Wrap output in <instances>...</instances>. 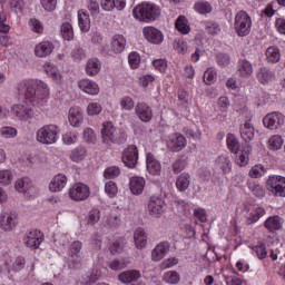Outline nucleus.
Segmentation results:
<instances>
[{"label": "nucleus", "instance_id": "nucleus-1", "mask_svg": "<svg viewBox=\"0 0 285 285\" xmlns=\"http://www.w3.org/2000/svg\"><path fill=\"white\" fill-rule=\"evenodd\" d=\"M50 97V88L41 80H37L31 85H27L26 98L30 99L33 104H43Z\"/></svg>", "mask_w": 285, "mask_h": 285}, {"label": "nucleus", "instance_id": "nucleus-2", "mask_svg": "<svg viewBox=\"0 0 285 285\" xmlns=\"http://www.w3.org/2000/svg\"><path fill=\"white\" fill-rule=\"evenodd\" d=\"M161 10L159 7L150 2H144L134 9V17L142 23H150L155 19L159 18Z\"/></svg>", "mask_w": 285, "mask_h": 285}, {"label": "nucleus", "instance_id": "nucleus-3", "mask_svg": "<svg viewBox=\"0 0 285 285\" xmlns=\"http://www.w3.org/2000/svg\"><path fill=\"white\" fill-rule=\"evenodd\" d=\"M235 30L238 37H246L250 35V28L253 26V20L246 11H239L235 18Z\"/></svg>", "mask_w": 285, "mask_h": 285}, {"label": "nucleus", "instance_id": "nucleus-4", "mask_svg": "<svg viewBox=\"0 0 285 285\" xmlns=\"http://www.w3.org/2000/svg\"><path fill=\"white\" fill-rule=\"evenodd\" d=\"M59 135V127L56 125H47L38 130L37 140L40 144H55Z\"/></svg>", "mask_w": 285, "mask_h": 285}, {"label": "nucleus", "instance_id": "nucleus-5", "mask_svg": "<svg viewBox=\"0 0 285 285\" xmlns=\"http://www.w3.org/2000/svg\"><path fill=\"white\" fill-rule=\"evenodd\" d=\"M267 188L274 197H285V178L282 176H271L267 179Z\"/></svg>", "mask_w": 285, "mask_h": 285}, {"label": "nucleus", "instance_id": "nucleus-6", "mask_svg": "<svg viewBox=\"0 0 285 285\" xmlns=\"http://www.w3.org/2000/svg\"><path fill=\"white\" fill-rule=\"evenodd\" d=\"M17 228V214L12 212H2L0 214V230L11 233Z\"/></svg>", "mask_w": 285, "mask_h": 285}, {"label": "nucleus", "instance_id": "nucleus-7", "mask_svg": "<svg viewBox=\"0 0 285 285\" xmlns=\"http://www.w3.org/2000/svg\"><path fill=\"white\" fill-rule=\"evenodd\" d=\"M116 132L117 129L115 128V125H112V122H105L102 125V129L100 131L101 140L107 148H110L112 144H116Z\"/></svg>", "mask_w": 285, "mask_h": 285}, {"label": "nucleus", "instance_id": "nucleus-8", "mask_svg": "<svg viewBox=\"0 0 285 285\" xmlns=\"http://www.w3.org/2000/svg\"><path fill=\"white\" fill-rule=\"evenodd\" d=\"M69 197L73 202H83L90 197V189L85 184L77 183L69 189Z\"/></svg>", "mask_w": 285, "mask_h": 285}, {"label": "nucleus", "instance_id": "nucleus-9", "mask_svg": "<svg viewBox=\"0 0 285 285\" xmlns=\"http://www.w3.org/2000/svg\"><path fill=\"white\" fill-rule=\"evenodd\" d=\"M121 159L127 168H135L137 166V161L139 160V151L137 150V146L131 145L127 147L122 153Z\"/></svg>", "mask_w": 285, "mask_h": 285}, {"label": "nucleus", "instance_id": "nucleus-10", "mask_svg": "<svg viewBox=\"0 0 285 285\" xmlns=\"http://www.w3.org/2000/svg\"><path fill=\"white\" fill-rule=\"evenodd\" d=\"M167 148L170 153H179L186 148V137L180 134H174L167 141Z\"/></svg>", "mask_w": 285, "mask_h": 285}, {"label": "nucleus", "instance_id": "nucleus-11", "mask_svg": "<svg viewBox=\"0 0 285 285\" xmlns=\"http://www.w3.org/2000/svg\"><path fill=\"white\" fill-rule=\"evenodd\" d=\"M244 210L248 214L247 215V224H255L259 222L262 217H264V208L257 205H246Z\"/></svg>", "mask_w": 285, "mask_h": 285}, {"label": "nucleus", "instance_id": "nucleus-12", "mask_svg": "<svg viewBox=\"0 0 285 285\" xmlns=\"http://www.w3.org/2000/svg\"><path fill=\"white\" fill-rule=\"evenodd\" d=\"M282 121H283V116L282 114H278V112L267 114L263 118V124L265 128H268V130H277L279 126H282Z\"/></svg>", "mask_w": 285, "mask_h": 285}, {"label": "nucleus", "instance_id": "nucleus-13", "mask_svg": "<svg viewBox=\"0 0 285 285\" xmlns=\"http://www.w3.org/2000/svg\"><path fill=\"white\" fill-rule=\"evenodd\" d=\"M142 35L145 37V39H147L149 41V43H161V41H164V35L161 33V31H159L157 28L155 27H145L142 29Z\"/></svg>", "mask_w": 285, "mask_h": 285}, {"label": "nucleus", "instance_id": "nucleus-14", "mask_svg": "<svg viewBox=\"0 0 285 285\" xmlns=\"http://www.w3.org/2000/svg\"><path fill=\"white\" fill-rule=\"evenodd\" d=\"M68 120L70 126L79 128L83 124V111L80 107H71L68 114Z\"/></svg>", "mask_w": 285, "mask_h": 285}, {"label": "nucleus", "instance_id": "nucleus-15", "mask_svg": "<svg viewBox=\"0 0 285 285\" xmlns=\"http://www.w3.org/2000/svg\"><path fill=\"white\" fill-rule=\"evenodd\" d=\"M129 188L132 195H141L146 188V179L144 177L134 176L129 180Z\"/></svg>", "mask_w": 285, "mask_h": 285}, {"label": "nucleus", "instance_id": "nucleus-16", "mask_svg": "<svg viewBox=\"0 0 285 285\" xmlns=\"http://www.w3.org/2000/svg\"><path fill=\"white\" fill-rule=\"evenodd\" d=\"M52 50H55V45H52V42L42 41L36 46L35 55L39 58L49 57V55H52Z\"/></svg>", "mask_w": 285, "mask_h": 285}, {"label": "nucleus", "instance_id": "nucleus-17", "mask_svg": "<svg viewBox=\"0 0 285 285\" xmlns=\"http://www.w3.org/2000/svg\"><path fill=\"white\" fill-rule=\"evenodd\" d=\"M41 242H43V234L36 229L29 233L26 244L29 248H35L37 250V248L41 246Z\"/></svg>", "mask_w": 285, "mask_h": 285}, {"label": "nucleus", "instance_id": "nucleus-18", "mask_svg": "<svg viewBox=\"0 0 285 285\" xmlns=\"http://www.w3.org/2000/svg\"><path fill=\"white\" fill-rule=\"evenodd\" d=\"M170 250V245L168 243H159L151 252L153 262H161L166 257V253Z\"/></svg>", "mask_w": 285, "mask_h": 285}, {"label": "nucleus", "instance_id": "nucleus-19", "mask_svg": "<svg viewBox=\"0 0 285 285\" xmlns=\"http://www.w3.org/2000/svg\"><path fill=\"white\" fill-rule=\"evenodd\" d=\"M147 171L155 177L161 175V163L153 154H147Z\"/></svg>", "mask_w": 285, "mask_h": 285}, {"label": "nucleus", "instance_id": "nucleus-20", "mask_svg": "<svg viewBox=\"0 0 285 285\" xmlns=\"http://www.w3.org/2000/svg\"><path fill=\"white\" fill-rule=\"evenodd\" d=\"M45 70L49 77H51L52 81L56 83L61 85L63 81V73H61V70L55 65H51L50 62L45 63Z\"/></svg>", "mask_w": 285, "mask_h": 285}, {"label": "nucleus", "instance_id": "nucleus-21", "mask_svg": "<svg viewBox=\"0 0 285 285\" xmlns=\"http://www.w3.org/2000/svg\"><path fill=\"white\" fill-rule=\"evenodd\" d=\"M78 86L82 92H86L87 95H99V85L97 82L83 79L78 82Z\"/></svg>", "mask_w": 285, "mask_h": 285}, {"label": "nucleus", "instance_id": "nucleus-22", "mask_svg": "<svg viewBox=\"0 0 285 285\" xmlns=\"http://www.w3.org/2000/svg\"><path fill=\"white\" fill-rule=\"evenodd\" d=\"M66 181H68V179L65 175H56L49 184V190L51 193H59V190L66 187Z\"/></svg>", "mask_w": 285, "mask_h": 285}, {"label": "nucleus", "instance_id": "nucleus-23", "mask_svg": "<svg viewBox=\"0 0 285 285\" xmlns=\"http://www.w3.org/2000/svg\"><path fill=\"white\" fill-rule=\"evenodd\" d=\"M250 153H253V148L250 146H245L236 156V164L240 168L244 166H248V161L250 159Z\"/></svg>", "mask_w": 285, "mask_h": 285}, {"label": "nucleus", "instance_id": "nucleus-24", "mask_svg": "<svg viewBox=\"0 0 285 285\" xmlns=\"http://www.w3.org/2000/svg\"><path fill=\"white\" fill-rule=\"evenodd\" d=\"M141 277V273L137 269H131L127 272H122L118 275L119 282H122V284H130L132 282H137Z\"/></svg>", "mask_w": 285, "mask_h": 285}, {"label": "nucleus", "instance_id": "nucleus-25", "mask_svg": "<svg viewBox=\"0 0 285 285\" xmlns=\"http://www.w3.org/2000/svg\"><path fill=\"white\" fill-rule=\"evenodd\" d=\"M256 79L259 81V83H262L263 86H266L268 83H271V81H273V79H275V73H273V71H271V69H266V68H261L258 69L257 73H256Z\"/></svg>", "mask_w": 285, "mask_h": 285}, {"label": "nucleus", "instance_id": "nucleus-26", "mask_svg": "<svg viewBox=\"0 0 285 285\" xmlns=\"http://www.w3.org/2000/svg\"><path fill=\"white\" fill-rule=\"evenodd\" d=\"M136 115L141 119V121H150L153 119V110L146 104H138L136 106Z\"/></svg>", "mask_w": 285, "mask_h": 285}, {"label": "nucleus", "instance_id": "nucleus-27", "mask_svg": "<svg viewBox=\"0 0 285 285\" xmlns=\"http://www.w3.org/2000/svg\"><path fill=\"white\" fill-rule=\"evenodd\" d=\"M111 50L116 55H121L126 50V38L121 35H116L111 41Z\"/></svg>", "mask_w": 285, "mask_h": 285}, {"label": "nucleus", "instance_id": "nucleus-28", "mask_svg": "<svg viewBox=\"0 0 285 285\" xmlns=\"http://www.w3.org/2000/svg\"><path fill=\"white\" fill-rule=\"evenodd\" d=\"M240 136L246 141H253V139H255V126L253 122H250V120L246 121L240 127Z\"/></svg>", "mask_w": 285, "mask_h": 285}, {"label": "nucleus", "instance_id": "nucleus-29", "mask_svg": "<svg viewBox=\"0 0 285 285\" xmlns=\"http://www.w3.org/2000/svg\"><path fill=\"white\" fill-rule=\"evenodd\" d=\"M101 8L107 12H110L117 8V10H124L126 8V0H102Z\"/></svg>", "mask_w": 285, "mask_h": 285}, {"label": "nucleus", "instance_id": "nucleus-30", "mask_svg": "<svg viewBox=\"0 0 285 285\" xmlns=\"http://www.w3.org/2000/svg\"><path fill=\"white\" fill-rule=\"evenodd\" d=\"M12 112L16 117H19V119H30L32 116V109L26 105H14L12 107Z\"/></svg>", "mask_w": 285, "mask_h": 285}, {"label": "nucleus", "instance_id": "nucleus-31", "mask_svg": "<svg viewBox=\"0 0 285 285\" xmlns=\"http://www.w3.org/2000/svg\"><path fill=\"white\" fill-rule=\"evenodd\" d=\"M101 70V62L97 59H90L86 62L85 71L88 77H97V73Z\"/></svg>", "mask_w": 285, "mask_h": 285}, {"label": "nucleus", "instance_id": "nucleus-32", "mask_svg": "<svg viewBox=\"0 0 285 285\" xmlns=\"http://www.w3.org/2000/svg\"><path fill=\"white\" fill-rule=\"evenodd\" d=\"M78 26L82 32L90 30V17L83 11L78 12Z\"/></svg>", "mask_w": 285, "mask_h": 285}, {"label": "nucleus", "instance_id": "nucleus-33", "mask_svg": "<svg viewBox=\"0 0 285 285\" xmlns=\"http://www.w3.org/2000/svg\"><path fill=\"white\" fill-rule=\"evenodd\" d=\"M134 239L137 248H146L147 236L144 229L138 228L134 234Z\"/></svg>", "mask_w": 285, "mask_h": 285}, {"label": "nucleus", "instance_id": "nucleus-34", "mask_svg": "<svg viewBox=\"0 0 285 285\" xmlns=\"http://www.w3.org/2000/svg\"><path fill=\"white\" fill-rule=\"evenodd\" d=\"M176 186L180 193L188 190L190 186V175L181 174L176 180Z\"/></svg>", "mask_w": 285, "mask_h": 285}, {"label": "nucleus", "instance_id": "nucleus-35", "mask_svg": "<svg viewBox=\"0 0 285 285\" xmlns=\"http://www.w3.org/2000/svg\"><path fill=\"white\" fill-rule=\"evenodd\" d=\"M238 72L240 77H243L244 79H248V77L253 75V63H250L248 60L240 61Z\"/></svg>", "mask_w": 285, "mask_h": 285}, {"label": "nucleus", "instance_id": "nucleus-36", "mask_svg": "<svg viewBox=\"0 0 285 285\" xmlns=\"http://www.w3.org/2000/svg\"><path fill=\"white\" fill-rule=\"evenodd\" d=\"M265 228L271 230V233H275V230H279L282 228V220L277 216L269 217L265 222Z\"/></svg>", "mask_w": 285, "mask_h": 285}, {"label": "nucleus", "instance_id": "nucleus-37", "mask_svg": "<svg viewBox=\"0 0 285 285\" xmlns=\"http://www.w3.org/2000/svg\"><path fill=\"white\" fill-rule=\"evenodd\" d=\"M176 29L178 30V32H181V35H188V32H190V26L188 24V20L186 19V17H178V19L176 20Z\"/></svg>", "mask_w": 285, "mask_h": 285}, {"label": "nucleus", "instance_id": "nucleus-38", "mask_svg": "<svg viewBox=\"0 0 285 285\" xmlns=\"http://www.w3.org/2000/svg\"><path fill=\"white\" fill-rule=\"evenodd\" d=\"M99 219H101V212L99 209H91L86 217L87 226H95Z\"/></svg>", "mask_w": 285, "mask_h": 285}, {"label": "nucleus", "instance_id": "nucleus-39", "mask_svg": "<svg viewBox=\"0 0 285 285\" xmlns=\"http://www.w3.org/2000/svg\"><path fill=\"white\" fill-rule=\"evenodd\" d=\"M60 32L67 41H71L75 37V31L72 30V24L65 22L61 24Z\"/></svg>", "mask_w": 285, "mask_h": 285}, {"label": "nucleus", "instance_id": "nucleus-40", "mask_svg": "<svg viewBox=\"0 0 285 285\" xmlns=\"http://www.w3.org/2000/svg\"><path fill=\"white\" fill-rule=\"evenodd\" d=\"M266 57H267V60L271 63H277V61H279V59H282V55L279 53V49H277L275 47H269L267 49Z\"/></svg>", "mask_w": 285, "mask_h": 285}, {"label": "nucleus", "instance_id": "nucleus-41", "mask_svg": "<svg viewBox=\"0 0 285 285\" xmlns=\"http://www.w3.org/2000/svg\"><path fill=\"white\" fill-rule=\"evenodd\" d=\"M148 210L150 215H161L163 208H161V200L159 199H151L148 204Z\"/></svg>", "mask_w": 285, "mask_h": 285}, {"label": "nucleus", "instance_id": "nucleus-42", "mask_svg": "<svg viewBox=\"0 0 285 285\" xmlns=\"http://www.w3.org/2000/svg\"><path fill=\"white\" fill-rule=\"evenodd\" d=\"M12 171L10 169H2L0 170V184L1 186H10L12 184Z\"/></svg>", "mask_w": 285, "mask_h": 285}, {"label": "nucleus", "instance_id": "nucleus-43", "mask_svg": "<svg viewBox=\"0 0 285 285\" xmlns=\"http://www.w3.org/2000/svg\"><path fill=\"white\" fill-rule=\"evenodd\" d=\"M271 150H279L282 146L284 145V139H282V136L274 135L268 140Z\"/></svg>", "mask_w": 285, "mask_h": 285}, {"label": "nucleus", "instance_id": "nucleus-44", "mask_svg": "<svg viewBox=\"0 0 285 285\" xmlns=\"http://www.w3.org/2000/svg\"><path fill=\"white\" fill-rule=\"evenodd\" d=\"M101 110H104V108L99 102H90L87 106V115H89V117H97V115H101Z\"/></svg>", "mask_w": 285, "mask_h": 285}, {"label": "nucleus", "instance_id": "nucleus-45", "mask_svg": "<svg viewBox=\"0 0 285 285\" xmlns=\"http://www.w3.org/2000/svg\"><path fill=\"white\" fill-rule=\"evenodd\" d=\"M227 146L230 153H239V140H237V137H235V135L227 136Z\"/></svg>", "mask_w": 285, "mask_h": 285}, {"label": "nucleus", "instance_id": "nucleus-46", "mask_svg": "<svg viewBox=\"0 0 285 285\" xmlns=\"http://www.w3.org/2000/svg\"><path fill=\"white\" fill-rule=\"evenodd\" d=\"M16 190H18V193H28V190H30V179H18L16 181Z\"/></svg>", "mask_w": 285, "mask_h": 285}, {"label": "nucleus", "instance_id": "nucleus-47", "mask_svg": "<svg viewBox=\"0 0 285 285\" xmlns=\"http://www.w3.org/2000/svg\"><path fill=\"white\" fill-rule=\"evenodd\" d=\"M179 274L177 272H167L164 275V282L167 284H179Z\"/></svg>", "mask_w": 285, "mask_h": 285}, {"label": "nucleus", "instance_id": "nucleus-48", "mask_svg": "<svg viewBox=\"0 0 285 285\" xmlns=\"http://www.w3.org/2000/svg\"><path fill=\"white\" fill-rule=\"evenodd\" d=\"M121 174V170L119 169V167H108L105 173H104V177L105 179H115V177H119V175Z\"/></svg>", "mask_w": 285, "mask_h": 285}, {"label": "nucleus", "instance_id": "nucleus-49", "mask_svg": "<svg viewBox=\"0 0 285 285\" xmlns=\"http://www.w3.org/2000/svg\"><path fill=\"white\" fill-rule=\"evenodd\" d=\"M195 10L199 12V14H208V12L213 10V7L208 2H197Z\"/></svg>", "mask_w": 285, "mask_h": 285}, {"label": "nucleus", "instance_id": "nucleus-50", "mask_svg": "<svg viewBox=\"0 0 285 285\" xmlns=\"http://www.w3.org/2000/svg\"><path fill=\"white\" fill-rule=\"evenodd\" d=\"M217 164L223 168V173L228 174L230 171V159L228 157L219 156Z\"/></svg>", "mask_w": 285, "mask_h": 285}, {"label": "nucleus", "instance_id": "nucleus-51", "mask_svg": "<svg viewBox=\"0 0 285 285\" xmlns=\"http://www.w3.org/2000/svg\"><path fill=\"white\" fill-rule=\"evenodd\" d=\"M12 271L16 273H19V271H23L26 268V257L23 256H18L13 264H12Z\"/></svg>", "mask_w": 285, "mask_h": 285}, {"label": "nucleus", "instance_id": "nucleus-52", "mask_svg": "<svg viewBox=\"0 0 285 285\" xmlns=\"http://www.w3.org/2000/svg\"><path fill=\"white\" fill-rule=\"evenodd\" d=\"M83 157H86V149L82 147L76 148L71 154V159L76 163L83 161Z\"/></svg>", "mask_w": 285, "mask_h": 285}, {"label": "nucleus", "instance_id": "nucleus-53", "mask_svg": "<svg viewBox=\"0 0 285 285\" xmlns=\"http://www.w3.org/2000/svg\"><path fill=\"white\" fill-rule=\"evenodd\" d=\"M128 59L130 68H132L134 70L139 68V63H141V57L139 56V53L131 52Z\"/></svg>", "mask_w": 285, "mask_h": 285}, {"label": "nucleus", "instance_id": "nucleus-54", "mask_svg": "<svg viewBox=\"0 0 285 285\" xmlns=\"http://www.w3.org/2000/svg\"><path fill=\"white\" fill-rule=\"evenodd\" d=\"M40 3L46 12H55L57 9V0H40Z\"/></svg>", "mask_w": 285, "mask_h": 285}, {"label": "nucleus", "instance_id": "nucleus-55", "mask_svg": "<svg viewBox=\"0 0 285 285\" xmlns=\"http://www.w3.org/2000/svg\"><path fill=\"white\" fill-rule=\"evenodd\" d=\"M83 139L87 141V144H95L97 141V135L95 134V130L91 128H86L83 130Z\"/></svg>", "mask_w": 285, "mask_h": 285}, {"label": "nucleus", "instance_id": "nucleus-56", "mask_svg": "<svg viewBox=\"0 0 285 285\" xmlns=\"http://www.w3.org/2000/svg\"><path fill=\"white\" fill-rule=\"evenodd\" d=\"M26 6V2L23 0H11L10 1V8L12 12L20 13L23 12V8Z\"/></svg>", "mask_w": 285, "mask_h": 285}, {"label": "nucleus", "instance_id": "nucleus-57", "mask_svg": "<svg viewBox=\"0 0 285 285\" xmlns=\"http://www.w3.org/2000/svg\"><path fill=\"white\" fill-rule=\"evenodd\" d=\"M266 170L264 169V166L262 165H255L249 170V177H253L254 179H258V177H262Z\"/></svg>", "mask_w": 285, "mask_h": 285}, {"label": "nucleus", "instance_id": "nucleus-58", "mask_svg": "<svg viewBox=\"0 0 285 285\" xmlns=\"http://www.w3.org/2000/svg\"><path fill=\"white\" fill-rule=\"evenodd\" d=\"M215 79H217V73L215 72L214 69H207L204 73V81L207 86H210V83H213V81H215Z\"/></svg>", "mask_w": 285, "mask_h": 285}, {"label": "nucleus", "instance_id": "nucleus-59", "mask_svg": "<svg viewBox=\"0 0 285 285\" xmlns=\"http://www.w3.org/2000/svg\"><path fill=\"white\" fill-rule=\"evenodd\" d=\"M8 21V16L6 13H0V32H3V35H8L10 32V26L6 23Z\"/></svg>", "mask_w": 285, "mask_h": 285}, {"label": "nucleus", "instance_id": "nucleus-60", "mask_svg": "<svg viewBox=\"0 0 285 285\" xmlns=\"http://www.w3.org/2000/svg\"><path fill=\"white\" fill-rule=\"evenodd\" d=\"M30 26H31V30L33 32H36L37 35H41L43 33V24L41 23V21L37 20V19H31L29 21Z\"/></svg>", "mask_w": 285, "mask_h": 285}, {"label": "nucleus", "instance_id": "nucleus-61", "mask_svg": "<svg viewBox=\"0 0 285 285\" xmlns=\"http://www.w3.org/2000/svg\"><path fill=\"white\" fill-rule=\"evenodd\" d=\"M81 248H83V244L81 242L76 240L70 245V255L71 257H77L79 253H81Z\"/></svg>", "mask_w": 285, "mask_h": 285}, {"label": "nucleus", "instance_id": "nucleus-62", "mask_svg": "<svg viewBox=\"0 0 285 285\" xmlns=\"http://www.w3.org/2000/svg\"><path fill=\"white\" fill-rule=\"evenodd\" d=\"M177 264H179V259H177L176 257H170V258L165 259L160 264V268L163 271H166V268H173V266H177Z\"/></svg>", "mask_w": 285, "mask_h": 285}, {"label": "nucleus", "instance_id": "nucleus-63", "mask_svg": "<svg viewBox=\"0 0 285 285\" xmlns=\"http://www.w3.org/2000/svg\"><path fill=\"white\" fill-rule=\"evenodd\" d=\"M105 191L107 193V195H109V197H115V195H117L118 193L117 184H115L114 181H108L105 185Z\"/></svg>", "mask_w": 285, "mask_h": 285}, {"label": "nucleus", "instance_id": "nucleus-64", "mask_svg": "<svg viewBox=\"0 0 285 285\" xmlns=\"http://www.w3.org/2000/svg\"><path fill=\"white\" fill-rule=\"evenodd\" d=\"M0 132L4 139H12V137H17V129L12 127H3Z\"/></svg>", "mask_w": 285, "mask_h": 285}]
</instances>
